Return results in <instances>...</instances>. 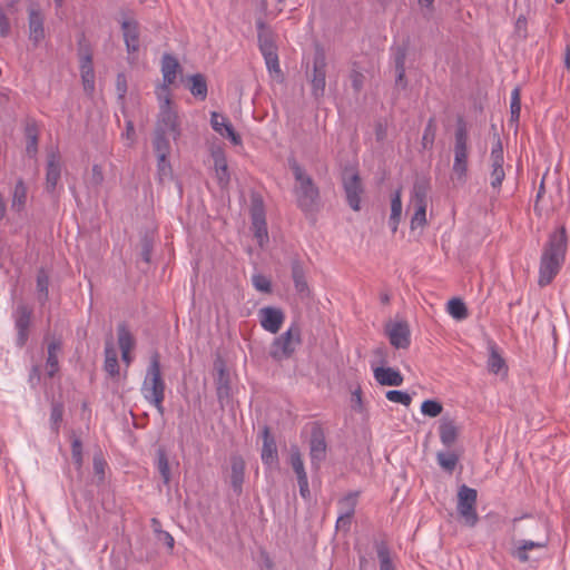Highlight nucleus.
I'll list each match as a JSON object with an SVG mask.
<instances>
[{
	"instance_id": "obj_34",
	"label": "nucleus",
	"mask_w": 570,
	"mask_h": 570,
	"mask_svg": "<svg viewBox=\"0 0 570 570\" xmlns=\"http://www.w3.org/2000/svg\"><path fill=\"white\" fill-rule=\"evenodd\" d=\"M26 135V153L29 157H35L38 153V135L39 130L36 124H27L24 128Z\"/></svg>"
},
{
	"instance_id": "obj_4",
	"label": "nucleus",
	"mask_w": 570,
	"mask_h": 570,
	"mask_svg": "<svg viewBox=\"0 0 570 570\" xmlns=\"http://www.w3.org/2000/svg\"><path fill=\"white\" fill-rule=\"evenodd\" d=\"M454 139L452 175L454 179L463 184L468 177L469 136L465 124L462 120H459Z\"/></svg>"
},
{
	"instance_id": "obj_22",
	"label": "nucleus",
	"mask_w": 570,
	"mask_h": 570,
	"mask_svg": "<svg viewBox=\"0 0 570 570\" xmlns=\"http://www.w3.org/2000/svg\"><path fill=\"white\" fill-rule=\"evenodd\" d=\"M309 455L312 465L318 469L320 463L325 459L326 455V443L324 435L320 431H314L309 442Z\"/></svg>"
},
{
	"instance_id": "obj_42",
	"label": "nucleus",
	"mask_w": 570,
	"mask_h": 570,
	"mask_svg": "<svg viewBox=\"0 0 570 570\" xmlns=\"http://www.w3.org/2000/svg\"><path fill=\"white\" fill-rule=\"evenodd\" d=\"M166 132L154 131L153 146L157 156H168L170 153V142Z\"/></svg>"
},
{
	"instance_id": "obj_35",
	"label": "nucleus",
	"mask_w": 570,
	"mask_h": 570,
	"mask_svg": "<svg viewBox=\"0 0 570 570\" xmlns=\"http://www.w3.org/2000/svg\"><path fill=\"white\" fill-rule=\"evenodd\" d=\"M402 215L401 190H396L391 199V215L389 224L393 233L397 230V226Z\"/></svg>"
},
{
	"instance_id": "obj_50",
	"label": "nucleus",
	"mask_w": 570,
	"mask_h": 570,
	"mask_svg": "<svg viewBox=\"0 0 570 570\" xmlns=\"http://www.w3.org/2000/svg\"><path fill=\"white\" fill-rule=\"evenodd\" d=\"M414 214L411 218V229L423 227L426 224V207L428 205L412 206Z\"/></svg>"
},
{
	"instance_id": "obj_48",
	"label": "nucleus",
	"mask_w": 570,
	"mask_h": 570,
	"mask_svg": "<svg viewBox=\"0 0 570 570\" xmlns=\"http://www.w3.org/2000/svg\"><path fill=\"white\" fill-rule=\"evenodd\" d=\"M510 110L511 121L518 122L521 112V95L520 89L518 87L514 88L511 92Z\"/></svg>"
},
{
	"instance_id": "obj_30",
	"label": "nucleus",
	"mask_w": 570,
	"mask_h": 570,
	"mask_svg": "<svg viewBox=\"0 0 570 570\" xmlns=\"http://www.w3.org/2000/svg\"><path fill=\"white\" fill-rule=\"evenodd\" d=\"M27 204V187L22 179H19L12 191L11 210L21 214Z\"/></svg>"
},
{
	"instance_id": "obj_61",
	"label": "nucleus",
	"mask_w": 570,
	"mask_h": 570,
	"mask_svg": "<svg viewBox=\"0 0 570 570\" xmlns=\"http://www.w3.org/2000/svg\"><path fill=\"white\" fill-rule=\"evenodd\" d=\"M225 135H222L223 137L229 139V141L234 146H240L242 145V137L239 134H237L233 127V125L229 122L228 126H225V129L223 130Z\"/></svg>"
},
{
	"instance_id": "obj_41",
	"label": "nucleus",
	"mask_w": 570,
	"mask_h": 570,
	"mask_svg": "<svg viewBox=\"0 0 570 570\" xmlns=\"http://www.w3.org/2000/svg\"><path fill=\"white\" fill-rule=\"evenodd\" d=\"M436 461L444 471L452 473L459 462V455L453 451H441L436 454Z\"/></svg>"
},
{
	"instance_id": "obj_13",
	"label": "nucleus",
	"mask_w": 570,
	"mask_h": 570,
	"mask_svg": "<svg viewBox=\"0 0 570 570\" xmlns=\"http://www.w3.org/2000/svg\"><path fill=\"white\" fill-rule=\"evenodd\" d=\"M215 370H216L215 384H216L217 399H218L219 403L223 405L230 397V377H229V373L225 366L224 361L217 360L215 362Z\"/></svg>"
},
{
	"instance_id": "obj_38",
	"label": "nucleus",
	"mask_w": 570,
	"mask_h": 570,
	"mask_svg": "<svg viewBox=\"0 0 570 570\" xmlns=\"http://www.w3.org/2000/svg\"><path fill=\"white\" fill-rule=\"evenodd\" d=\"M49 275L41 268L37 274V297L41 305H45L49 298Z\"/></svg>"
},
{
	"instance_id": "obj_55",
	"label": "nucleus",
	"mask_w": 570,
	"mask_h": 570,
	"mask_svg": "<svg viewBox=\"0 0 570 570\" xmlns=\"http://www.w3.org/2000/svg\"><path fill=\"white\" fill-rule=\"evenodd\" d=\"M71 458L78 469L82 465V444L79 438L73 436L71 441Z\"/></svg>"
},
{
	"instance_id": "obj_36",
	"label": "nucleus",
	"mask_w": 570,
	"mask_h": 570,
	"mask_svg": "<svg viewBox=\"0 0 570 570\" xmlns=\"http://www.w3.org/2000/svg\"><path fill=\"white\" fill-rule=\"evenodd\" d=\"M118 345L120 351H131L136 345V340L129 331L126 323H120L117 327Z\"/></svg>"
},
{
	"instance_id": "obj_39",
	"label": "nucleus",
	"mask_w": 570,
	"mask_h": 570,
	"mask_svg": "<svg viewBox=\"0 0 570 570\" xmlns=\"http://www.w3.org/2000/svg\"><path fill=\"white\" fill-rule=\"evenodd\" d=\"M189 90L193 96L204 100L207 97V82L202 73H196L189 77Z\"/></svg>"
},
{
	"instance_id": "obj_23",
	"label": "nucleus",
	"mask_w": 570,
	"mask_h": 570,
	"mask_svg": "<svg viewBox=\"0 0 570 570\" xmlns=\"http://www.w3.org/2000/svg\"><path fill=\"white\" fill-rule=\"evenodd\" d=\"M45 38L43 16L36 8L29 9V39L37 46Z\"/></svg>"
},
{
	"instance_id": "obj_17",
	"label": "nucleus",
	"mask_w": 570,
	"mask_h": 570,
	"mask_svg": "<svg viewBox=\"0 0 570 570\" xmlns=\"http://www.w3.org/2000/svg\"><path fill=\"white\" fill-rule=\"evenodd\" d=\"M312 94L315 98L324 95L326 85V63L323 57H316L313 65Z\"/></svg>"
},
{
	"instance_id": "obj_64",
	"label": "nucleus",
	"mask_w": 570,
	"mask_h": 570,
	"mask_svg": "<svg viewBox=\"0 0 570 570\" xmlns=\"http://www.w3.org/2000/svg\"><path fill=\"white\" fill-rule=\"evenodd\" d=\"M10 35V21L3 10L2 7H0V36L2 38H7Z\"/></svg>"
},
{
	"instance_id": "obj_1",
	"label": "nucleus",
	"mask_w": 570,
	"mask_h": 570,
	"mask_svg": "<svg viewBox=\"0 0 570 570\" xmlns=\"http://www.w3.org/2000/svg\"><path fill=\"white\" fill-rule=\"evenodd\" d=\"M568 248L567 232L563 226L559 227L549 235L547 243L543 245L538 285L546 287L554 279L561 271Z\"/></svg>"
},
{
	"instance_id": "obj_37",
	"label": "nucleus",
	"mask_w": 570,
	"mask_h": 570,
	"mask_svg": "<svg viewBox=\"0 0 570 570\" xmlns=\"http://www.w3.org/2000/svg\"><path fill=\"white\" fill-rule=\"evenodd\" d=\"M292 277L295 285V288L301 294L308 293V286L305 278L304 269L298 261H294L292 263Z\"/></svg>"
},
{
	"instance_id": "obj_26",
	"label": "nucleus",
	"mask_w": 570,
	"mask_h": 570,
	"mask_svg": "<svg viewBox=\"0 0 570 570\" xmlns=\"http://www.w3.org/2000/svg\"><path fill=\"white\" fill-rule=\"evenodd\" d=\"M547 540L543 541H532V540H521L518 546L512 550V557L517 558L520 562H528L530 560L528 551L533 549H543L547 547Z\"/></svg>"
},
{
	"instance_id": "obj_57",
	"label": "nucleus",
	"mask_w": 570,
	"mask_h": 570,
	"mask_svg": "<svg viewBox=\"0 0 570 570\" xmlns=\"http://www.w3.org/2000/svg\"><path fill=\"white\" fill-rule=\"evenodd\" d=\"M62 421V406L55 403L51 406V413H50V422H51V429L57 434L59 429V423Z\"/></svg>"
},
{
	"instance_id": "obj_18",
	"label": "nucleus",
	"mask_w": 570,
	"mask_h": 570,
	"mask_svg": "<svg viewBox=\"0 0 570 570\" xmlns=\"http://www.w3.org/2000/svg\"><path fill=\"white\" fill-rule=\"evenodd\" d=\"M390 343L395 348H407L410 345V330L406 323L397 322L387 330Z\"/></svg>"
},
{
	"instance_id": "obj_21",
	"label": "nucleus",
	"mask_w": 570,
	"mask_h": 570,
	"mask_svg": "<svg viewBox=\"0 0 570 570\" xmlns=\"http://www.w3.org/2000/svg\"><path fill=\"white\" fill-rule=\"evenodd\" d=\"M121 30L128 53H136L139 50L138 22L136 20H124Z\"/></svg>"
},
{
	"instance_id": "obj_5",
	"label": "nucleus",
	"mask_w": 570,
	"mask_h": 570,
	"mask_svg": "<svg viewBox=\"0 0 570 570\" xmlns=\"http://www.w3.org/2000/svg\"><path fill=\"white\" fill-rule=\"evenodd\" d=\"M301 343V327L294 323L286 332L274 338L271 344L269 355L275 361L287 360L293 356Z\"/></svg>"
},
{
	"instance_id": "obj_14",
	"label": "nucleus",
	"mask_w": 570,
	"mask_h": 570,
	"mask_svg": "<svg viewBox=\"0 0 570 570\" xmlns=\"http://www.w3.org/2000/svg\"><path fill=\"white\" fill-rule=\"evenodd\" d=\"M180 69L178 60L171 55H164L161 60V72L164 78V85L159 88L158 98L161 99L163 95L169 92L168 87L174 83L177 72Z\"/></svg>"
},
{
	"instance_id": "obj_27",
	"label": "nucleus",
	"mask_w": 570,
	"mask_h": 570,
	"mask_svg": "<svg viewBox=\"0 0 570 570\" xmlns=\"http://www.w3.org/2000/svg\"><path fill=\"white\" fill-rule=\"evenodd\" d=\"M104 370L111 377H118L119 376V364H118L117 351H116L111 340H108L105 343Z\"/></svg>"
},
{
	"instance_id": "obj_6",
	"label": "nucleus",
	"mask_w": 570,
	"mask_h": 570,
	"mask_svg": "<svg viewBox=\"0 0 570 570\" xmlns=\"http://www.w3.org/2000/svg\"><path fill=\"white\" fill-rule=\"evenodd\" d=\"M159 100V114L155 130L169 134L173 136V139L176 140L180 136V126L178 115L170 105V94L167 92V95H163Z\"/></svg>"
},
{
	"instance_id": "obj_11",
	"label": "nucleus",
	"mask_w": 570,
	"mask_h": 570,
	"mask_svg": "<svg viewBox=\"0 0 570 570\" xmlns=\"http://www.w3.org/2000/svg\"><path fill=\"white\" fill-rule=\"evenodd\" d=\"M258 320L265 331L276 334L282 328L285 314L278 307L265 306L258 311Z\"/></svg>"
},
{
	"instance_id": "obj_24",
	"label": "nucleus",
	"mask_w": 570,
	"mask_h": 570,
	"mask_svg": "<svg viewBox=\"0 0 570 570\" xmlns=\"http://www.w3.org/2000/svg\"><path fill=\"white\" fill-rule=\"evenodd\" d=\"M61 174V165L60 157L57 154H50L48 156L47 161V173H46V189L49 193H52L56 189V186L60 179Z\"/></svg>"
},
{
	"instance_id": "obj_33",
	"label": "nucleus",
	"mask_w": 570,
	"mask_h": 570,
	"mask_svg": "<svg viewBox=\"0 0 570 570\" xmlns=\"http://www.w3.org/2000/svg\"><path fill=\"white\" fill-rule=\"evenodd\" d=\"M358 495V491H353L341 498L337 502L338 513L344 514L345 517H353L357 505Z\"/></svg>"
},
{
	"instance_id": "obj_8",
	"label": "nucleus",
	"mask_w": 570,
	"mask_h": 570,
	"mask_svg": "<svg viewBox=\"0 0 570 570\" xmlns=\"http://www.w3.org/2000/svg\"><path fill=\"white\" fill-rule=\"evenodd\" d=\"M250 219L254 237L263 247L268 242L267 224L265 218V208L259 195H253L250 200Z\"/></svg>"
},
{
	"instance_id": "obj_54",
	"label": "nucleus",
	"mask_w": 570,
	"mask_h": 570,
	"mask_svg": "<svg viewBox=\"0 0 570 570\" xmlns=\"http://www.w3.org/2000/svg\"><path fill=\"white\" fill-rule=\"evenodd\" d=\"M262 55L265 59V63H266L268 71L275 72V73H281V67H279L277 51L264 52Z\"/></svg>"
},
{
	"instance_id": "obj_29",
	"label": "nucleus",
	"mask_w": 570,
	"mask_h": 570,
	"mask_svg": "<svg viewBox=\"0 0 570 570\" xmlns=\"http://www.w3.org/2000/svg\"><path fill=\"white\" fill-rule=\"evenodd\" d=\"M80 70L83 89L87 94L91 95L95 90V72L90 56L87 55L81 58Z\"/></svg>"
},
{
	"instance_id": "obj_40",
	"label": "nucleus",
	"mask_w": 570,
	"mask_h": 570,
	"mask_svg": "<svg viewBox=\"0 0 570 570\" xmlns=\"http://www.w3.org/2000/svg\"><path fill=\"white\" fill-rule=\"evenodd\" d=\"M375 550L380 561V570H394V564L391 560L389 547L385 542H375Z\"/></svg>"
},
{
	"instance_id": "obj_20",
	"label": "nucleus",
	"mask_w": 570,
	"mask_h": 570,
	"mask_svg": "<svg viewBox=\"0 0 570 570\" xmlns=\"http://www.w3.org/2000/svg\"><path fill=\"white\" fill-rule=\"evenodd\" d=\"M405 60H406V48L397 46L393 49V62L395 69V86L401 89L407 87V79L405 76Z\"/></svg>"
},
{
	"instance_id": "obj_3",
	"label": "nucleus",
	"mask_w": 570,
	"mask_h": 570,
	"mask_svg": "<svg viewBox=\"0 0 570 570\" xmlns=\"http://www.w3.org/2000/svg\"><path fill=\"white\" fill-rule=\"evenodd\" d=\"M289 168L295 178L294 194L297 206L304 212H312L316 208L320 199V190L314 184L312 177L294 159H288Z\"/></svg>"
},
{
	"instance_id": "obj_53",
	"label": "nucleus",
	"mask_w": 570,
	"mask_h": 570,
	"mask_svg": "<svg viewBox=\"0 0 570 570\" xmlns=\"http://www.w3.org/2000/svg\"><path fill=\"white\" fill-rule=\"evenodd\" d=\"M229 122L230 121L226 117L216 111H213L210 115V125L219 135H225L223 130L225 129V126L229 125Z\"/></svg>"
},
{
	"instance_id": "obj_51",
	"label": "nucleus",
	"mask_w": 570,
	"mask_h": 570,
	"mask_svg": "<svg viewBox=\"0 0 570 570\" xmlns=\"http://www.w3.org/2000/svg\"><path fill=\"white\" fill-rule=\"evenodd\" d=\"M385 396L390 402L400 403L404 406H410L412 402V397L409 393L399 390L387 391Z\"/></svg>"
},
{
	"instance_id": "obj_10",
	"label": "nucleus",
	"mask_w": 570,
	"mask_h": 570,
	"mask_svg": "<svg viewBox=\"0 0 570 570\" xmlns=\"http://www.w3.org/2000/svg\"><path fill=\"white\" fill-rule=\"evenodd\" d=\"M343 186L346 200L350 207L357 212L361 209V196L364 191L361 178L357 173H345L343 177Z\"/></svg>"
},
{
	"instance_id": "obj_15",
	"label": "nucleus",
	"mask_w": 570,
	"mask_h": 570,
	"mask_svg": "<svg viewBox=\"0 0 570 570\" xmlns=\"http://www.w3.org/2000/svg\"><path fill=\"white\" fill-rule=\"evenodd\" d=\"M256 29L261 53L277 51L276 35L273 29L261 18L256 20Z\"/></svg>"
},
{
	"instance_id": "obj_19",
	"label": "nucleus",
	"mask_w": 570,
	"mask_h": 570,
	"mask_svg": "<svg viewBox=\"0 0 570 570\" xmlns=\"http://www.w3.org/2000/svg\"><path fill=\"white\" fill-rule=\"evenodd\" d=\"M375 381L383 386H400L403 384V375L393 367L377 366L373 370Z\"/></svg>"
},
{
	"instance_id": "obj_43",
	"label": "nucleus",
	"mask_w": 570,
	"mask_h": 570,
	"mask_svg": "<svg viewBox=\"0 0 570 570\" xmlns=\"http://www.w3.org/2000/svg\"><path fill=\"white\" fill-rule=\"evenodd\" d=\"M448 312L456 321L465 320L469 315L468 308L461 298H451L448 302Z\"/></svg>"
},
{
	"instance_id": "obj_31",
	"label": "nucleus",
	"mask_w": 570,
	"mask_h": 570,
	"mask_svg": "<svg viewBox=\"0 0 570 570\" xmlns=\"http://www.w3.org/2000/svg\"><path fill=\"white\" fill-rule=\"evenodd\" d=\"M61 350V342L53 340L48 344V357L46 363L47 374L52 377L59 370L58 353Z\"/></svg>"
},
{
	"instance_id": "obj_52",
	"label": "nucleus",
	"mask_w": 570,
	"mask_h": 570,
	"mask_svg": "<svg viewBox=\"0 0 570 570\" xmlns=\"http://www.w3.org/2000/svg\"><path fill=\"white\" fill-rule=\"evenodd\" d=\"M157 468L163 478L164 484L168 485L170 482V468L168 459L164 452H160L158 455Z\"/></svg>"
},
{
	"instance_id": "obj_62",
	"label": "nucleus",
	"mask_w": 570,
	"mask_h": 570,
	"mask_svg": "<svg viewBox=\"0 0 570 570\" xmlns=\"http://www.w3.org/2000/svg\"><path fill=\"white\" fill-rule=\"evenodd\" d=\"M215 168L228 167L226 156L223 149L217 148L212 151Z\"/></svg>"
},
{
	"instance_id": "obj_2",
	"label": "nucleus",
	"mask_w": 570,
	"mask_h": 570,
	"mask_svg": "<svg viewBox=\"0 0 570 570\" xmlns=\"http://www.w3.org/2000/svg\"><path fill=\"white\" fill-rule=\"evenodd\" d=\"M165 389L166 384L161 375L160 355L158 352H154L150 356L140 391L144 399L154 405L159 414H164Z\"/></svg>"
},
{
	"instance_id": "obj_25",
	"label": "nucleus",
	"mask_w": 570,
	"mask_h": 570,
	"mask_svg": "<svg viewBox=\"0 0 570 570\" xmlns=\"http://www.w3.org/2000/svg\"><path fill=\"white\" fill-rule=\"evenodd\" d=\"M263 435V449H262V461L264 464L272 465L277 462L278 454L274 436L269 432L268 426H264L262 431Z\"/></svg>"
},
{
	"instance_id": "obj_58",
	"label": "nucleus",
	"mask_w": 570,
	"mask_h": 570,
	"mask_svg": "<svg viewBox=\"0 0 570 570\" xmlns=\"http://www.w3.org/2000/svg\"><path fill=\"white\" fill-rule=\"evenodd\" d=\"M94 472L95 475L98 478V482L101 483L105 480V469L107 466L106 461L96 455L94 458Z\"/></svg>"
},
{
	"instance_id": "obj_7",
	"label": "nucleus",
	"mask_w": 570,
	"mask_h": 570,
	"mask_svg": "<svg viewBox=\"0 0 570 570\" xmlns=\"http://www.w3.org/2000/svg\"><path fill=\"white\" fill-rule=\"evenodd\" d=\"M476 498L478 492L475 489L469 488L465 484L459 488L456 505L458 513L469 527H474L479 521L475 509Z\"/></svg>"
},
{
	"instance_id": "obj_56",
	"label": "nucleus",
	"mask_w": 570,
	"mask_h": 570,
	"mask_svg": "<svg viewBox=\"0 0 570 570\" xmlns=\"http://www.w3.org/2000/svg\"><path fill=\"white\" fill-rule=\"evenodd\" d=\"M253 286L258 291L263 293H271L272 292V284L271 281L265 277L264 275H254L252 278Z\"/></svg>"
},
{
	"instance_id": "obj_44",
	"label": "nucleus",
	"mask_w": 570,
	"mask_h": 570,
	"mask_svg": "<svg viewBox=\"0 0 570 570\" xmlns=\"http://www.w3.org/2000/svg\"><path fill=\"white\" fill-rule=\"evenodd\" d=\"M489 350L488 368L491 373L498 374L505 367V362L499 354L495 344H491Z\"/></svg>"
},
{
	"instance_id": "obj_32",
	"label": "nucleus",
	"mask_w": 570,
	"mask_h": 570,
	"mask_svg": "<svg viewBox=\"0 0 570 570\" xmlns=\"http://www.w3.org/2000/svg\"><path fill=\"white\" fill-rule=\"evenodd\" d=\"M430 186L426 180H416L413 185L410 206L428 205Z\"/></svg>"
},
{
	"instance_id": "obj_9",
	"label": "nucleus",
	"mask_w": 570,
	"mask_h": 570,
	"mask_svg": "<svg viewBox=\"0 0 570 570\" xmlns=\"http://www.w3.org/2000/svg\"><path fill=\"white\" fill-rule=\"evenodd\" d=\"M504 156L502 141L499 136H495V141L492 145L490 154V185L493 189H500L505 177L504 171Z\"/></svg>"
},
{
	"instance_id": "obj_28",
	"label": "nucleus",
	"mask_w": 570,
	"mask_h": 570,
	"mask_svg": "<svg viewBox=\"0 0 570 570\" xmlns=\"http://www.w3.org/2000/svg\"><path fill=\"white\" fill-rule=\"evenodd\" d=\"M439 430L441 442L448 448L452 446L455 443L459 434V430L454 421L448 417H443Z\"/></svg>"
},
{
	"instance_id": "obj_49",
	"label": "nucleus",
	"mask_w": 570,
	"mask_h": 570,
	"mask_svg": "<svg viewBox=\"0 0 570 570\" xmlns=\"http://www.w3.org/2000/svg\"><path fill=\"white\" fill-rule=\"evenodd\" d=\"M442 411V404L435 400H425L421 405V412L429 417H436Z\"/></svg>"
},
{
	"instance_id": "obj_46",
	"label": "nucleus",
	"mask_w": 570,
	"mask_h": 570,
	"mask_svg": "<svg viewBox=\"0 0 570 570\" xmlns=\"http://www.w3.org/2000/svg\"><path fill=\"white\" fill-rule=\"evenodd\" d=\"M436 135V125L434 118H430L422 137V147L424 149H431Z\"/></svg>"
},
{
	"instance_id": "obj_16",
	"label": "nucleus",
	"mask_w": 570,
	"mask_h": 570,
	"mask_svg": "<svg viewBox=\"0 0 570 570\" xmlns=\"http://www.w3.org/2000/svg\"><path fill=\"white\" fill-rule=\"evenodd\" d=\"M229 483L236 495L243 492V483L245 480V461L240 455L230 456Z\"/></svg>"
},
{
	"instance_id": "obj_47",
	"label": "nucleus",
	"mask_w": 570,
	"mask_h": 570,
	"mask_svg": "<svg viewBox=\"0 0 570 570\" xmlns=\"http://www.w3.org/2000/svg\"><path fill=\"white\" fill-rule=\"evenodd\" d=\"M291 465H292L297 479L307 476L302 455H301L298 449H296V448L292 449V451H291Z\"/></svg>"
},
{
	"instance_id": "obj_12",
	"label": "nucleus",
	"mask_w": 570,
	"mask_h": 570,
	"mask_svg": "<svg viewBox=\"0 0 570 570\" xmlns=\"http://www.w3.org/2000/svg\"><path fill=\"white\" fill-rule=\"evenodd\" d=\"M31 309L24 305L20 304L17 306L14 312V325L17 330V345L22 347L26 345L29 336V326L31 323Z\"/></svg>"
},
{
	"instance_id": "obj_63",
	"label": "nucleus",
	"mask_w": 570,
	"mask_h": 570,
	"mask_svg": "<svg viewBox=\"0 0 570 570\" xmlns=\"http://www.w3.org/2000/svg\"><path fill=\"white\" fill-rule=\"evenodd\" d=\"M153 250V242L149 237L145 236L141 239V257L146 263L150 262Z\"/></svg>"
},
{
	"instance_id": "obj_59",
	"label": "nucleus",
	"mask_w": 570,
	"mask_h": 570,
	"mask_svg": "<svg viewBox=\"0 0 570 570\" xmlns=\"http://www.w3.org/2000/svg\"><path fill=\"white\" fill-rule=\"evenodd\" d=\"M350 79L355 92H360L364 87L365 76L361 71L353 69Z\"/></svg>"
},
{
	"instance_id": "obj_45",
	"label": "nucleus",
	"mask_w": 570,
	"mask_h": 570,
	"mask_svg": "<svg viewBox=\"0 0 570 570\" xmlns=\"http://www.w3.org/2000/svg\"><path fill=\"white\" fill-rule=\"evenodd\" d=\"M167 157L168 156H157V173L160 183L169 180L173 176L171 166Z\"/></svg>"
},
{
	"instance_id": "obj_60",
	"label": "nucleus",
	"mask_w": 570,
	"mask_h": 570,
	"mask_svg": "<svg viewBox=\"0 0 570 570\" xmlns=\"http://www.w3.org/2000/svg\"><path fill=\"white\" fill-rule=\"evenodd\" d=\"M88 181H89V185L95 188L99 187L102 184L104 174H102L100 166H98V165L92 166L91 175H90V178Z\"/></svg>"
}]
</instances>
